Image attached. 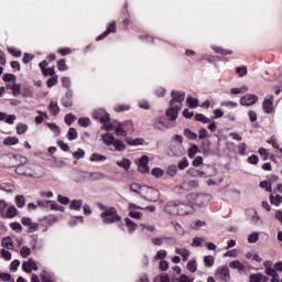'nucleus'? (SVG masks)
Listing matches in <instances>:
<instances>
[{"mask_svg": "<svg viewBox=\"0 0 282 282\" xmlns=\"http://www.w3.org/2000/svg\"><path fill=\"white\" fill-rule=\"evenodd\" d=\"M93 118L95 120H99L101 122L104 131L106 133H102L100 135L101 142L106 144V147H109L111 151H118L119 153H124L127 151V144H124V141L120 139H116L110 131H113V123H110L111 117L109 116V112H107L102 108H98L94 110Z\"/></svg>", "mask_w": 282, "mask_h": 282, "instance_id": "obj_1", "label": "nucleus"}, {"mask_svg": "<svg viewBox=\"0 0 282 282\" xmlns=\"http://www.w3.org/2000/svg\"><path fill=\"white\" fill-rule=\"evenodd\" d=\"M130 191L137 193V195H141V197L148 202H158L160 199V191L155 187L132 183Z\"/></svg>", "mask_w": 282, "mask_h": 282, "instance_id": "obj_2", "label": "nucleus"}, {"mask_svg": "<svg viewBox=\"0 0 282 282\" xmlns=\"http://www.w3.org/2000/svg\"><path fill=\"white\" fill-rule=\"evenodd\" d=\"M164 212L166 215H192L195 213L193 205L170 202L165 205Z\"/></svg>", "mask_w": 282, "mask_h": 282, "instance_id": "obj_3", "label": "nucleus"}, {"mask_svg": "<svg viewBox=\"0 0 282 282\" xmlns=\"http://www.w3.org/2000/svg\"><path fill=\"white\" fill-rule=\"evenodd\" d=\"M100 219L102 224L111 225L118 224V221H122V218L118 215V209L116 207H107L105 205H100Z\"/></svg>", "mask_w": 282, "mask_h": 282, "instance_id": "obj_4", "label": "nucleus"}, {"mask_svg": "<svg viewBox=\"0 0 282 282\" xmlns=\"http://www.w3.org/2000/svg\"><path fill=\"white\" fill-rule=\"evenodd\" d=\"M153 127L159 131H166V129H171L172 127H174V124L173 121L169 120L164 116H161L154 120Z\"/></svg>", "mask_w": 282, "mask_h": 282, "instance_id": "obj_5", "label": "nucleus"}, {"mask_svg": "<svg viewBox=\"0 0 282 282\" xmlns=\"http://www.w3.org/2000/svg\"><path fill=\"white\" fill-rule=\"evenodd\" d=\"M186 98V93L180 90L172 91V99L170 101V107H177L182 109V101Z\"/></svg>", "mask_w": 282, "mask_h": 282, "instance_id": "obj_6", "label": "nucleus"}, {"mask_svg": "<svg viewBox=\"0 0 282 282\" xmlns=\"http://www.w3.org/2000/svg\"><path fill=\"white\" fill-rule=\"evenodd\" d=\"M149 156L147 155H142L138 162H137V169L139 171V173H142L143 175H147V173H149L150 169H149Z\"/></svg>", "mask_w": 282, "mask_h": 282, "instance_id": "obj_7", "label": "nucleus"}, {"mask_svg": "<svg viewBox=\"0 0 282 282\" xmlns=\"http://www.w3.org/2000/svg\"><path fill=\"white\" fill-rule=\"evenodd\" d=\"M262 109L264 113H273L274 112V97L272 95H268L264 97L262 102Z\"/></svg>", "mask_w": 282, "mask_h": 282, "instance_id": "obj_8", "label": "nucleus"}, {"mask_svg": "<svg viewBox=\"0 0 282 282\" xmlns=\"http://www.w3.org/2000/svg\"><path fill=\"white\" fill-rule=\"evenodd\" d=\"M257 100H259L257 95L247 94L240 98V105L242 107H251V105H254Z\"/></svg>", "mask_w": 282, "mask_h": 282, "instance_id": "obj_9", "label": "nucleus"}, {"mask_svg": "<svg viewBox=\"0 0 282 282\" xmlns=\"http://www.w3.org/2000/svg\"><path fill=\"white\" fill-rule=\"evenodd\" d=\"M127 124H131V122L113 124L112 131H115L117 138H127Z\"/></svg>", "mask_w": 282, "mask_h": 282, "instance_id": "obj_10", "label": "nucleus"}, {"mask_svg": "<svg viewBox=\"0 0 282 282\" xmlns=\"http://www.w3.org/2000/svg\"><path fill=\"white\" fill-rule=\"evenodd\" d=\"M15 173L18 175H23L24 177H34V173L28 165H18L15 167Z\"/></svg>", "mask_w": 282, "mask_h": 282, "instance_id": "obj_11", "label": "nucleus"}, {"mask_svg": "<svg viewBox=\"0 0 282 282\" xmlns=\"http://www.w3.org/2000/svg\"><path fill=\"white\" fill-rule=\"evenodd\" d=\"M21 224L28 227V232H36L39 230V224L32 223V219L23 217Z\"/></svg>", "mask_w": 282, "mask_h": 282, "instance_id": "obj_12", "label": "nucleus"}, {"mask_svg": "<svg viewBox=\"0 0 282 282\" xmlns=\"http://www.w3.org/2000/svg\"><path fill=\"white\" fill-rule=\"evenodd\" d=\"M22 269L24 272H28V274H30V272H32V270H34V271L39 270V267L36 265V261H34L32 258H30L28 261H24L22 263Z\"/></svg>", "mask_w": 282, "mask_h": 282, "instance_id": "obj_13", "label": "nucleus"}, {"mask_svg": "<svg viewBox=\"0 0 282 282\" xmlns=\"http://www.w3.org/2000/svg\"><path fill=\"white\" fill-rule=\"evenodd\" d=\"M180 109L175 106H170V108L166 110V116L171 122H175L177 120V116H180Z\"/></svg>", "mask_w": 282, "mask_h": 282, "instance_id": "obj_14", "label": "nucleus"}, {"mask_svg": "<svg viewBox=\"0 0 282 282\" xmlns=\"http://www.w3.org/2000/svg\"><path fill=\"white\" fill-rule=\"evenodd\" d=\"M116 164L119 169H122V171H130L133 162H131V159L122 158L118 160Z\"/></svg>", "mask_w": 282, "mask_h": 282, "instance_id": "obj_15", "label": "nucleus"}, {"mask_svg": "<svg viewBox=\"0 0 282 282\" xmlns=\"http://www.w3.org/2000/svg\"><path fill=\"white\" fill-rule=\"evenodd\" d=\"M229 268H231V270H237L239 274H243V272H246V265L239 260L230 261Z\"/></svg>", "mask_w": 282, "mask_h": 282, "instance_id": "obj_16", "label": "nucleus"}, {"mask_svg": "<svg viewBox=\"0 0 282 282\" xmlns=\"http://www.w3.org/2000/svg\"><path fill=\"white\" fill-rule=\"evenodd\" d=\"M220 281L228 282L230 281V269L228 267H220L218 269Z\"/></svg>", "mask_w": 282, "mask_h": 282, "instance_id": "obj_17", "label": "nucleus"}, {"mask_svg": "<svg viewBox=\"0 0 282 282\" xmlns=\"http://www.w3.org/2000/svg\"><path fill=\"white\" fill-rule=\"evenodd\" d=\"M124 142L129 145V147H142V144H144V139L142 138H129L127 137L124 139Z\"/></svg>", "mask_w": 282, "mask_h": 282, "instance_id": "obj_18", "label": "nucleus"}, {"mask_svg": "<svg viewBox=\"0 0 282 282\" xmlns=\"http://www.w3.org/2000/svg\"><path fill=\"white\" fill-rule=\"evenodd\" d=\"M126 228L130 235H133L138 230V224L130 218H124Z\"/></svg>", "mask_w": 282, "mask_h": 282, "instance_id": "obj_19", "label": "nucleus"}, {"mask_svg": "<svg viewBox=\"0 0 282 282\" xmlns=\"http://www.w3.org/2000/svg\"><path fill=\"white\" fill-rule=\"evenodd\" d=\"M175 252L182 257V261H188V257H191V250L184 247L176 248Z\"/></svg>", "mask_w": 282, "mask_h": 282, "instance_id": "obj_20", "label": "nucleus"}, {"mask_svg": "<svg viewBox=\"0 0 282 282\" xmlns=\"http://www.w3.org/2000/svg\"><path fill=\"white\" fill-rule=\"evenodd\" d=\"M263 265L265 268V274L268 276H272L273 278L275 274H279L276 272V270L274 269V267L272 268V262L271 261H264Z\"/></svg>", "mask_w": 282, "mask_h": 282, "instance_id": "obj_21", "label": "nucleus"}, {"mask_svg": "<svg viewBox=\"0 0 282 282\" xmlns=\"http://www.w3.org/2000/svg\"><path fill=\"white\" fill-rule=\"evenodd\" d=\"M2 217H7V219H12L13 217H17V207H14V205H9Z\"/></svg>", "mask_w": 282, "mask_h": 282, "instance_id": "obj_22", "label": "nucleus"}, {"mask_svg": "<svg viewBox=\"0 0 282 282\" xmlns=\"http://www.w3.org/2000/svg\"><path fill=\"white\" fill-rule=\"evenodd\" d=\"M181 188H183L184 191H193V188H197V182L185 181L182 183Z\"/></svg>", "mask_w": 282, "mask_h": 282, "instance_id": "obj_23", "label": "nucleus"}, {"mask_svg": "<svg viewBox=\"0 0 282 282\" xmlns=\"http://www.w3.org/2000/svg\"><path fill=\"white\" fill-rule=\"evenodd\" d=\"M2 143L4 144V147H14L17 144H19V138L17 137H7Z\"/></svg>", "mask_w": 282, "mask_h": 282, "instance_id": "obj_24", "label": "nucleus"}, {"mask_svg": "<svg viewBox=\"0 0 282 282\" xmlns=\"http://www.w3.org/2000/svg\"><path fill=\"white\" fill-rule=\"evenodd\" d=\"M152 177H155L156 180H160L162 177H164V170H162L161 167H153L150 171Z\"/></svg>", "mask_w": 282, "mask_h": 282, "instance_id": "obj_25", "label": "nucleus"}, {"mask_svg": "<svg viewBox=\"0 0 282 282\" xmlns=\"http://www.w3.org/2000/svg\"><path fill=\"white\" fill-rule=\"evenodd\" d=\"M117 28H116V23L113 22L112 24L109 25L108 30L102 33L101 35H99L97 37V41H102V39L109 36V34H111V32H116Z\"/></svg>", "mask_w": 282, "mask_h": 282, "instance_id": "obj_26", "label": "nucleus"}, {"mask_svg": "<svg viewBox=\"0 0 282 282\" xmlns=\"http://www.w3.org/2000/svg\"><path fill=\"white\" fill-rule=\"evenodd\" d=\"M46 204L50 205L51 210H59V213H65V207L58 205V203L54 200H46Z\"/></svg>", "mask_w": 282, "mask_h": 282, "instance_id": "obj_27", "label": "nucleus"}, {"mask_svg": "<svg viewBox=\"0 0 282 282\" xmlns=\"http://www.w3.org/2000/svg\"><path fill=\"white\" fill-rule=\"evenodd\" d=\"M2 246L3 248H7V250H13L14 249V241L10 237H6L2 239Z\"/></svg>", "mask_w": 282, "mask_h": 282, "instance_id": "obj_28", "label": "nucleus"}, {"mask_svg": "<svg viewBox=\"0 0 282 282\" xmlns=\"http://www.w3.org/2000/svg\"><path fill=\"white\" fill-rule=\"evenodd\" d=\"M90 162H107V156L100 153H93L90 155Z\"/></svg>", "mask_w": 282, "mask_h": 282, "instance_id": "obj_29", "label": "nucleus"}, {"mask_svg": "<svg viewBox=\"0 0 282 282\" xmlns=\"http://www.w3.org/2000/svg\"><path fill=\"white\" fill-rule=\"evenodd\" d=\"M70 210H80L83 208V199H74L69 205Z\"/></svg>", "mask_w": 282, "mask_h": 282, "instance_id": "obj_30", "label": "nucleus"}, {"mask_svg": "<svg viewBox=\"0 0 282 282\" xmlns=\"http://www.w3.org/2000/svg\"><path fill=\"white\" fill-rule=\"evenodd\" d=\"M166 254H169V252H166V250H164V249H161V250L156 251L153 259H154V261H164V259H166Z\"/></svg>", "mask_w": 282, "mask_h": 282, "instance_id": "obj_31", "label": "nucleus"}, {"mask_svg": "<svg viewBox=\"0 0 282 282\" xmlns=\"http://www.w3.org/2000/svg\"><path fill=\"white\" fill-rule=\"evenodd\" d=\"M248 91V86H241L240 88H231L230 94L232 96H239V94H246Z\"/></svg>", "mask_w": 282, "mask_h": 282, "instance_id": "obj_32", "label": "nucleus"}, {"mask_svg": "<svg viewBox=\"0 0 282 282\" xmlns=\"http://www.w3.org/2000/svg\"><path fill=\"white\" fill-rule=\"evenodd\" d=\"M48 109L51 111V113H53L54 116H58V113H61V108H58V104L51 101L48 105Z\"/></svg>", "mask_w": 282, "mask_h": 282, "instance_id": "obj_33", "label": "nucleus"}, {"mask_svg": "<svg viewBox=\"0 0 282 282\" xmlns=\"http://www.w3.org/2000/svg\"><path fill=\"white\" fill-rule=\"evenodd\" d=\"M7 89H11V91L15 98H17V96L21 95V86L19 84H13V86H11V87H10V85H8Z\"/></svg>", "mask_w": 282, "mask_h": 282, "instance_id": "obj_34", "label": "nucleus"}, {"mask_svg": "<svg viewBox=\"0 0 282 282\" xmlns=\"http://www.w3.org/2000/svg\"><path fill=\"white\" fill-rule=\"evenodd\" d=\"M250 282H268V278L263 274H253L250 278Z\"/></svg>", "mask_w": 282, "mask_h": 282, "instance_id": "obj_35", "label": "nucleus"}, {"mask_svg": "<svg viewBox=\"0 0 282 282\" xmlns=\"http://www.w3.org/2000/svg\"><path fill=\"white\" fill-rule=\"evenodd\" d=\"M141 232H144V230H147V232H155V226L153 225H147L144 223H141L139 225Z\"/></svg>", "mask_w": 282, "mask_h": 282, "instance_id": "obj_36", "label": "nucleus"}, {"mask_svg": "<svg viewBox=\"0 0 282 282\" xmlns=\"http://www.w3.org/2000/svg\"><path fill=\"white\" fill-rule=\"evenodd\" d=\"M78 138V131H76V128H69L67 132V140L74 141Z\"/></svg>", "mask_w": 282, "mask_h": 282, "instance_id": "obj_37", "label": "nucleus"}, {"mask_svg": "<svg viewBox=\"0 0 282 282\" xmlns=\"http://www.w3.org/2000/svg\"><path fill=\"white\" fill-rule=\"evenodd\" d=\"M15 131L18 135H23V133L28 132V124L25 123H20L15 127Z\"/></svg>", "mask_w": 282, "mask_h": 282, "instance_id": "obj_38", "label": "nucleus"}, {"mask_svg": "<svg viewBox=\"0 0 282 282\" xmlns=\"http://www.w3.org/2000/svg\"><path fill=\"white\" fill-rule=\"evenodd\" d=\"M21 94L22 98H32L34 96V90L30 87H24Z\"/></svg>", "mask_w": 282, "mask_h": 282, "instance_id": "obj_39", "label": "nucleus"}, {"mask_svg": "<svg viewBox=\"0 0 282 282\" xmlns=\"http://www.w3.org/2000/svg\"><path fill=\"white\" fill-rule=\"evenodd\" d=\"M204 263L207 268H213L215 265V257L213 256H205L204 257Z\"/></svg>", "mask_w": 282, "mask_h": 282, "instance_id": "obj_40", "label": "nucleus"}, {"mask_svg": "<svg viewBox=\"0 0 282 282\" xmlns=\"http://www.w3.org/2000/svg\"><path fill=\"white\" fill-rule=\"evenodd\" d=\"M186 104L192 109H196V107H198L199 105V101L196 98L189 97L186 99Z\"/></svg>", "mask_w": 282, "mask_h": 282, "instance_id": "obj_41", "label": "nucleus"}, {"mask_svg": "<svg viewBox=\"0 0 282 282\" xmlns=\"http://www.w3.org/2000/svg\"><path fill=\"white\" fill-rule=\"evenodd\" d=\"M195 119L198 122H203V124H210V119L208 117L204 116L203 113L196 115Z\"/></svg>", "mask_w": 282, "mask_h": 282, "instance_id": "obj_42", "label": "nucleus"}, {"mask_svg": "<svg viewBox=\"0 0 282 282\" xmlns=\"http://www.w3.org/2000/svg\"><path fill=\"white\" fill-rule=\"evenodd\" d=\"M204 226H206V223L202 221V220H195L191 224V228L193 230H199V228H204Z\"/></svg>", "mask_w": 282, "mask_h": 282, "instance_id": "obj_43", "label": "nucleus"}, {"mask_svg": "<svg viewBox=\"0 0 282 282\" xmlns=\"http://www.w3.org/2000/svg\"><path fill=\"white\" fill-rule=\"evenodd\" d=\"M41 279H42L43 282H54V278L47 271L42 272Z\"/></svg>", "mask_w": 282, "mask_h": 282, "instance_id": "obj_44", "label": "nucleus"}, {"mask_svg": "<svg viewBox=\"0 0 282 282\" xmlns=\"http://www.w3.org/2000/svg\"><path fill=\"white\" fill-rule=\"evenodd\" d=\"M223 257H230L231 259H237L239 257V250L232 249L223 254Z\"/></svg>", "mask_w": 282, "mask_h": 282, "instance_id": "obj_45", "label": "nucleus"}, {"mask_svg": "<svg viewBox=\"0 0 282 282\" xmlns=\"http://www.w3.org/2000/svg\"><path fill=\"white\" fill-rule=\"evenodd\" d=\"M270 200L271 204H273L274 206H279L280 204H282V196L281 195H271L270 196Z\"/></svg>", "mask_w": 282, "mask_h": 282, "instance_id": "obj_46", "label": "nucleus"}, {"mask_svg": "<svg viewBox=\"0 0 282 282\" xmlns=\"http://www.w3.org/2000/svg\"><path fill=\"white\" fill-rule=\"evenodd\" d=\"M184 135H185V138H187L188 140H197V133L191 131V129H185V130H184Z\"/></svg>", "mask_w": 282, "mask_h": 282, "instance_id": "obj_47", "label": "nucleus"}, {"mask_svg": "<svg viewBox=\"0 0 282 282\" xmlns=\"http://www.w3.org/2000/svg\"><path fill=\"white\" fill-rule=\"evenodd\" d=\"M20 254L21 257H23L24 259H28L29 254H32V249L30 247H22L20 249Z\"/></svg>", "mask_w": 282, "mask_h": 282, "instance_id": "obj_48", "label": "nucleus"}, {"mask_svg": "<svg viewBox=\"0 0 282 282\" xmlns=\"http://www.w3.org/2000/svg\"><path fill=\"white\" fill-rule=\"evenodd\" d=\"M187 270L191 271V272H197V261L189 260L187 262Z\"/></svg>", "mask_w": 282, "mask_h": 282, "instance_id": "obj_49", "label": "nucleus"}, {"mask_svg": "<svg viewBox=\"0 0 282 282\" xmlns=\"http://www.w3.org/2000/svg\"><path fill=\"white\" fill-rule=\"evenodd\" d=\"M57 67L59 72H67V69H69V67L67 66V63H65V59H59L57 62Z\"/></svg>", "mask_w": 282, "mask_h": 282, "instance_id": "obj_50", "label": "nucleus"}, {"mask_svg": "<svg viewBox=\"0 0 282 282\" xmlns=\"http://www.w3.org/2000/svg\"><path fill=\"white\" fill-rule=\"evenodd\" d=\"M74 160H83L85 158V150L78 149L76 152L73 153Z\"/></svg>", "mask_w": 282, "mask_h": 282, "instance_id": "obj_51", "label": "nucleus"}, {"mask_svg": "<svg viewBox=\"0 0 282 282\" xmlns=\"http://www.w3.org/2000/svg\"><path fill=\"white\" fill-rule=\"evenodd\" d=\"M55 85H58V75H54L53 77L48 78L47 87L52 88Z\"/></svg>", "mask_w": 282, "mask_h": 282, "instance_id": "obj_52", "label": "nucleus"}, {"mask_svg": "<svg viewBox=\"0 0 282 282\" xmlns=\"http://www.w3.org/2000/svg\"><path fill=\"white\" fill-rule=\"evenodd\" d=\"M199 153V147L197 145H192L188 150V158H194Z\"/></svg>", "mask_w": 282, "mask_h": 282, "instance_id": "obj_53", "label": "nucleus"}, {"mask_svg": "<svg viewBox=\"0 0 282 282\" xmlns=\"http://www.w3.org/2000/svg\"><path fill=\"white\" fill-rule=\"evenodd\" d=\"M10 228L14 230V232H23V227L19 223H11Z\"/></svg>", "mask_w": 282, "mask_h": 282, "instance_id": "obj_54", "label": "nucleus"}, {"mask_svg": "<svg viewBox=\"0 0 282 282\" xmlns=\"http://www.w3.org/2000/svg\"><path fill=\"white\" fill-rule=\"evenodd\" d=\"M260 188H264L268 193H272V184L268 181H263L260 183Z\"/></svg>", "mask_w": 282, "mask_h": 282, "instance_id": "obj_55", "label": "nucleus"}, {"mask_svg": "<svg viewBox=\"0 0 282 282\" xmlns=\"http://www.w3.org/2000/svg\"><path fill=\"white\" fill-rule=\"evenodd\" d=\"M237 74L240 76V78H243L248 74V67L240 66L236 68Z\"/></svg>", "mask_w": 282, "mask_h": 282, "instance_id": "obj_56", "label": "nucleus"}, {"mask_svg": "<svg viewBox=\"0 0 282 282\" xmlns=\"http://www.w3.org/2000/svg\"><path fill=\"white\" fill-rule=\"evenodd\" d=\"M15 202H17L18 208H23V206H25V197L24 196H21V195L17 196Z\"/></svg>", "mask_w": 282, "mask_h": 282, "instance_id": "obj_57", "label": "nucleus"}, {"mask_svg": "<svg viewBox=\"0 0 282 282\" xmlns=\"http://www.w3.org/2000/svg\"><path fill=\"white\" fill-rule=\"evenodd\" d=\"M9 206L10 205L6 200H0V213L2 217L6 215Z\"/></svg>", "mask_w": 282, "mask_h": 282, "instance_id": "obj_58", "label": "nucleus"}, {"mask_svg": "<svg viewBox=\"0 0 282 282\" xmlns=\"http://www.w3.org/2000/svg\"><path fill=\"white\" fill-rule=\"evenodd\" d=\"M42 74L44 76H55L56 74V69L54 67H48V68H45L44 70H42Z\"/></svg>", "mask_w": 282, "mask_h": 282, "instance_id": "obj_59", "label": "nucleus"}, {"mask_svg": "<svg viewBox=\"0 0 282 282\" xmlns=\"http://www.w3.org/2000/svg\"><path fill=\"white\" fill-rule=\"evenodd\" d=\"M129 109H131V106L129 105H119L115 107V111H117V113H121V111H129Z\"/></svg>", "mask_w": 282, "mask_h": 282, "instance_id": "obj_60", "label": "nucleus"}, {"mask_svg": "<svg viewBox=\"0 0 282 282\" xmlns=\"http://www.w3.org/2000/svg\"><path fill=\"white\" fill-rule=\"evenodd\" d=\"M78 124L80 127H89L91 124V120L89 118H79Z\"/></svg>", "mask_w": 282, "mask_h": 282, "instance_id": "obj_61", "label": "nucleus"}, {"mask_svg": "<svg viewBox=\"0 0 282 282\" xmlns=\"http://www.w3.org/2000/svg\"><path fill=\"white\" fill-rule=\"evenodd\" d=\"M259 241V232H253L248 237L249 243H257Z\"/></svg>", "mask_w": 282, "mask_h": 282, "instance_id": "obj_62", "label": "nucleus"}, {"mask_svg": "<svg viewBox=\"0 0 282 282\" xmlns=\"http://www.w3.org/2000/svg\"><path fill=\"white\" fill-rule=\"evenodd\" d=\"M128 215L132 219H142V213L141 212L130 210Z\"/></svg>", "mask_w": 282, "mask_h": 282, "instance_id": "obj_63", "label": "nucleus"}, {"mask_svg": "<svg viewBox=\"0 0 282 282\" xmlns=\"http://www.w3.org/2000/svg\"><path fill=\"white\" fill-rule=\"evenodd\" d=\"M75 120H76V116H74L73 113H68V115L65 116V122H66V124H68V127L73 122H75Z\"/></svg>", "mask_w": 282, "mask_h": 282, "instance_id": "obj_64", "label": "nucleus"}]
</instances>
